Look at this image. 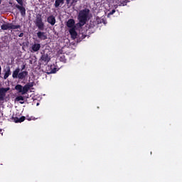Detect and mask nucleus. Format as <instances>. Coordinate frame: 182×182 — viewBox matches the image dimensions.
<instances>
[{
    "instance_id": "a211bd4d",
    "label": "nucleus",
    "mask_w": 182,
    "mask_h": 182,
    "mask_svg": "<svg viewBox=\"0 0 182 182\" xmlns=\"http://www.w3.org/2000/svg\"><path fill=\"white\" fill-rule=\"evenodd\" d=\"M64 2H65V4H67V6H73V2H70V0H64Z\"/></svg>"
},
{
    "instance_id": "393cba45",
    "label": "nucleus",
    "mask_w": 182,
    "mask_h": 182,
    "mask_svg": "<svg viewBox=\"0 0 182 182\" xmlns=\"http://www.w3.org/2000/svg\"><path fill=\"white\" fill-rule=\"evenodd\" d=\"M8 4L11 5V1L8 2Z\"/></svg>"
},
{
    "instance_id": "2eb2a0df",
    "label": "nucleus",
    "mask_w": 182,
    "mask_h": 182,
    "mask_svg": "<svg viewBox=\"0 0 182 182\" xmlns=\"http://www.w3.org/2000/svg\"><path fill=\"white\" fill-rule=\"evenodd\" d=\"M41 61L45 62V63H48V61H49L48 55L46 54L42 55H41Z\"/></svg>"
},
{
    "instance_id": "f3484780",
    "label": "nucleus",
    "mask_w": 182,
    "mask_h": 182,
    "mask_svg": "<svg viewBox=\"0 0 182 182\" xmlns=\"http://www.w3.org/2000/svg\"><path fill=\"white\" fill-rule=\"evenodd\" d=\"M1 30L7 31V30H11V28H10V26L7 25V23H5L3 25H1Z\"/></svg>"
},
{
    "instance_id": "20e7f679",
    "label": "nucleus",
    "mask_w": 182,
    "mask_h": 182,
    "mask_svg": "<svg viewBox=\"0 0 182 182\" xmlns=\"http://www.w3.org/2000/svg\"><path fill=\"white\" fill-rule=\"evenodd\" d=\"M28 75L27 71L19 72V68H16V70H14L13 74H11V77L14 79L23 80Z\"/></svg>"
},
{
    "instance_id": "6ab92c4d",
    "label": "nucleus",
    "mask_w": 182,
    "mask_h": 182,
    "mask_svg": "<svg viewBox=\"0 0 182 182\" xmlns=\"http://www.w3.org/2000/svg\"><path fill=\"white\" fill-rule=\"evenodd\" d=\"M24 98L23 96H17L16 97V102H20V101H23Z\"/></svg>"
},
{
    "instance_id": "dca6fc26",
    "label": "nucleus",
    "mask_w": 182,
    "mask_h": 182,
    "mask_svg": "<svg viewBox=\"0 0 182 182\" xmlns=\"http://www.w3.org/2000/svg\"><path fill=\"white\" fill-rule=\"evenodd\" d=\"M14 121L16 123H21L24 122V117H21V118L16 117L14 119Z\"/></svg>"
},
{
    "instance_id": "7ed1b4c3",
    "label": "nucleus",
    "mask_w": 182,
    "mask_h": 182,
    "mask_svg": "<svg viewBox=\"0 0 182 182\" xmlns=\"http://www.w3.org/2000/svg\"><path fill=\"white\" fill-rule=\"evenodd\" d=\"M34 25H36V28H38V30H39V31H43L45 30V23L43 22L41 14H38L37 16H36V19L34 20Z\"/></svg>"
},
{
    "instance_id": "423d86ee",
    "label": "nucleus",
    "mask_w": 182,
    "mask_h": 182,
    "mask_svg": "<svg viewBox=\"0 0 182 182\" xmlns=\"http://www.w3.org/2000/svg\"><path fill=\"white\" fill-rule=\"evenodd\" d=\"M10 91V87H1L0 88V101H4V97H6V92Z\"/></svg>"
},
{
    "instance_id": "5701e85b",
    "label": "nucleus",
    "mask_w": 182,
    "mask_h": 182,
    "mask_svg": "<svg viewBox=\"0 0 182 182\" xmlns=\"http://www.w3.org/2000/svg\"><path fill=\"white\" fill-rule=\"evenodd\" d=\"M64 58H65V56H61V57L60 58L61 62H65V60L63 59Z\"/></svg>"
},
{
    "instance_id": "1a4fd4ad",
    "label": "nucleus",
    "mask_w": 182,
    "mask_h": 182,
    "mask_svg": "<svg viewBox=\"0 0 182 182\" xmlns=\"http://www.w3.org/2000/svg\"><path fill=\"white\" fill-rule=\"evenodd\" d=\"M47 23L50 24V26H54V24H55V18L54 16H48V17H47Z\"/></svg>"
},
{
    "instance_id": "bb28decb",
    "label": "nucleus",
    "mask_w": 182,
    "mask_h": 182,
    "mask_svg": "<svg viewBox=\"0 0 182 182\" xmlns=\"http://www.w3.org/2000/svg\"><path fill=\"white\" fill-rule=\"evenodd\" d=\"M2 132V129H0V132Z\"/></svg>"
},
{
    "instance_id": "aec40b11",
    "label": "nucleus",
    "mask_w": 182,
    "mask_h": 182,
    "mask_svg": "<svg viewBox=\"0 0 182 182\" xmlns=\"http://www.w3.org/2000/svg\"><path fill=\"white\" fill-rule=\"evenodd\" d=\"M57 71H58V70H57V68H53V70H50V73L54 74V73H55V72H57Z\"/></svg>"
},
{
    "instance_id": "9d476101",
    "label": "nucleus",
    "mask_w": 182,
    "mask_h": 182,
    "mask_svg": "<svg viewBox=\"0 0 182 182\" xmlns=\"http://www.w3.org/2000/svg\"><path fill=\"white\" fill-rule=\"evenodd\" d=\"M66 26L70 29H74V28H75V26H74V19L70 18L67 20Z\"/></svg>"
},
{
    "instance_id": "f8f14e48",
    "label": "nucleus",
    "mask_w": 182,
    "mask_h": 182,
    "mask_svg": "<svg viewBox=\"0 0 182 182\" xmlns=\"http://www.w3.org/2000/svg\"><path fill=\"white\" fill-rule=\"evenodd\" d=\"M12 75V73L10 71V67H6V71L4 72V76L3 78L4 80L8 79V77Z\"/></svg>"
},
{
    "instance_id": "6e6552de",
    "label": "nucleus",
    "mask_w": 182,
    "mask_h": 182,
    "mask_svg": "<svg viewBox=\"0 0 182 182\" xmlns=\"http://www.w3.org/2000/svg\"><path fill=\"white\" fill-rule=\"evenodd\" d=\"M36 35H37L38 39L41 41L46 40V35H45V32L38 31V33H36Z\"/></svg>"
},
{
    "instance_id": "39448f33",
    "label": "nucleus",
    "mask_w": 182,
    "mask_h": 182,
    "mask_svg": "<svg viewBox=\"0 0 182 182\" xmlns=\"http://www.w3.org/2000/svg\"><path fill=\"white\" fill-rule=\"evenodd\" d=\"M17 4H16V8L19 10L21 16L24 17L26 15V9L23 6V0H16Z\"/></svg>"
},
{
    "instance_id": "412c9836",
    "label": "nucleus",
    "mask_w": 182,
    "mask_h": 182,
    "mask_svg": "<svg viewBox=\"0 0 182 182\" xmlns=\"http://www.w3.org/2000/svg\"><path fill=\"white\" fill-rule=\"evenodd\" d=\"M114 14V9L111 10V11H109V13L107 14V15L111 16V15H113Z\"/></svg>"
},
{
    "instance_id": "0eeeda50",
    "label": "nucleus",
    "mask_w": 182,
    "mask_h": 182,
    "mask_svg": "<svg viewBox=\"0 0 182 182\" xmlns=\"http://www.w3.org/2000/svg\"><path fill=\"white\" fill-rule=\"evenodd\" d=\"M30 48H31L32 52L36 53L39 51V49H41V44H39V43L32 44V46L30 47Z\"/></svg>"
},
{
    "instance_id": "cd10ccee",
    "label": "nucleus",
    "mask_w": 182,
    "mask_h": 182,
    "mask_svg": "<svg viewBox=\"0 0 182 182\" xmlns=\"http://www.w3.org/2000/svg\"><path fill=\"white\" fill-rule=\"evenodd\" d=\"M2 0H0V3H1Z\"/></svg>"
},
{
    "instance_id": "a878e982",
    "label": "nucleus",
    "mask_w": 182,
    "mask_h": 182,
    "mask_svg": "<svg viewBox=\"0 0 182 182\" xmlns=\"http://www.w3.org/2000/svg\"><path fill=\"white\" fill-rule=\"evenodd\" d=\"M20 104L23 105V102H19Z\"/></svg>"
},
{
    "instance_id": "4be33fe9",
    "label": "nucleus",
    "mask_w": 182,
    "mask_h": 182,
    "mask_svg": "<svg viewBox=\"0 0 182 182\" xmlns=\"http://www.w3.org/2000/svg\"><path fill=\"white\" fill-rule=\"evenodd\" d=\"M26 68V65H23L21 66V69H19V72H20L21 70H23L24 68Z\"/></svg>"
},
{
    "instance_id": "4468645a",
    "label": "nucleus",
    "mask_w": 182,
    "mask_h": 182,
    "mask_svg": "<svg viewBox=\"0 0 182 182\" xmlns=\"http://www.w3.org/2000/svg\"><path fill=\"white\" fill-rule=\"evenodd\" d=\"M64 0H56L54 1V8L60 7V5H63Z\"/></svg>"
},
{
    "instance_id": "f03ea898",
    "label": "nucleus",
    "mask_w": 182,
    "mask_h": 182,
    "mask_svg": "<svg viewBox=\"0 0 182 182\" xmlns=\"http://www.w3.org/2000/svg\"><path fill=\"white\" fill-rule=\"evenodd\" d=\"M32 87H33V82L26 83L25 86L17 85H16V90H17V92L21 93V95H26L28 91H29L30 88H32Z\"/></svg>"
},
{
    "instance_id": "ddd939ff",
    "label": "nucleus",
    "mask_w": 182,
    "mask_h": 182,
    "mask_svg": "<svg viewBox=\"0 0 182 182\" xmlns=\"http://www.w3.org/2000/svg\"><path fill=\"white\" fill-rule=\"evenodd\" d=\"M6 24L8 25V26L10 27L11 30H15V29L21 28V26L20 25H14L11 23H6Z\"/></svg>"
},
{
    "instance_id": "c85d7f7f",
    "label": "nucleus",
    "mask_w": 182,
    "mask_h": 182,
    "mask_svg": "<svg viewBox=\"0 0 182 182\" xmlns=\"http://www.w3.org/2000/svg\"><path fill=\"white\" fill-rule=\"evenodd\" d=\"M0 71H1V68H0Z\"/></svg>"
},
{
    "instance_id": "9b49d317",
    "label": "nucleus",
    "mask_w": 182,
    "mask_h": 182,
    "mask_svg": "<svg viewBox=\"0 0 182 182\" xmlns=\"http://www.w3.org/2000/svg\"><path fill=\"white\" fill-rule=\"evenodd\" d=\"M69 34L70 35V38L73 39H76V36H77V33H76V31L74 28L69 29Z\"/></svg>"
},
{
    "instance_id": "f257e3e1",
    "label": "nucleus",
    "mask_w": 182,
    "mask_h": 182,
    "mask_svg": "<svg viewBox=\"0 0 182 182\" xmlns=\"http://www.w3.org/2000/svg\"><path fill=\"white\" fill-rule=\"evenodd\" d=\"M89 16V9H84L82 11H80L78 13V22L80 26H83L85 25V23L87 22V18Z\"/></svg>"
},
{
    "instance_id": "b1692460",
    "label": "nucleus",
    "mask_w": 182,
    "mask_h": 182,
    "mask_svg": "<svg viewBox=\"0 0 182 182\" xmlns=\"http://www.w3.org/2000/svg\"><path fill=\"white\" fill-rule=\"evenodd\" d=\"M23 35H24V34H23V33H19V36H19V38H23Z\"/></svg>"
}]
</instances>
